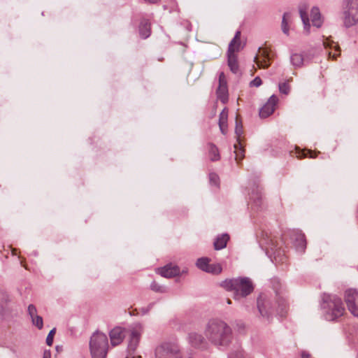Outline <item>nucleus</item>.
<instances>
[{
  "label": "nucleus",
  "instance_id": "nucleus-39",
  "mask_svg": "<svg viewBox=\"0 0 358 358\" xmlns=\"http://www.w3.org/2000/svg\"><path fill=\"white\" fill-rule=\"evenodd\" d=\"M209 180L211 185L219 187L220 178L215 173H210L209 174Z\"/></svg>",
  "mask_w": 358,
  "mask_h": 358
},
{
  "label": "nucleus",
  "instance_id": "nucleus-48",
  "mask_svg": "<svg viewBox=\"0 0 358 358\" xmlns=\"http://www.w3.org/2000/svg\"><path fill=\"white\" fill-rule=\"evenodd\" d=\"M152 305H153V303H150V305L148 306V309L151 308Z\"/></svg>",
  "mask_w": 358,
  "mask_h": 358
},
{
  "label": "nucleus",
  "instance_id": "nucleus-24",
  "mask_svg": "<svg viewBox=\"0 0 358 358\" xmlns=\"http://www.w3.org/2000/svg\"><path fill=\"white\" fill-rule=\"evenodd\" d=\"M229 240V236L227 234H224L217 236L213 243L214 249L219 250L224 248L227 246Z\"/></svg>",
  "mask_w": 358,
  "mask_h": 358
},
{
  "label": "nucleus",
  "instance_id": "nucleus-42",
  "mask_svg": "<svg viewBox=\"0 0 358 358\" xmlns=\"http://www.w3.org/2000/svg\"><path fill=\"white\" fill-rule=\"evenodd\" d=\"M219 85H227L224 73L221 72L219 76Z\"/></svg>",
  "mask_w": 358,
  "mask_h": 358
},
{
  "label": "nucleus",
  "instance_id": "nucleus-36",
  "mask_svg": "<svg viewBox=\"0 0 358 358\" xmlns=\"http://www.w3.org/2000/svg\"><path fill=\"white\" fill-rule=\"evenodd\" d=\"M227 118L228 109L227 108H224L220 114L218 124H226L227 123Z\"/></svg>",
  "mask_w": 358,
  "mask_h": 358
},
{
  "label": "nucleus",
  "instance_id": "nucleus-45",
  "mask_svg": "<svg viewBox=\"0 0 358 358\" xmlns=\"http://www.w3.org/2000/svg\"><path fill=\"white\" fill-rule=\"evenodd\" d=\"M144 1L149 3H157L160 0H144Z\"/></svg>",
  "mask_w": 358,
  "mask_h": 358
},
{
  "label": "nucleus",
  "instance_id": "nucleus-23",
  "mask_svg": "<svg viewBox=\"0 0 358 358\" xmlns=\"http://www.w3.org/2000/svg\"><path fill=\"white\" fill-rule=\"evenodd\" d=\"M216 94L217 99H220L222 103H227L229 100L227 85H219L216 90Z\"/></svg>",
  "mask_w": 358,
  "mask_h": 358
},
{
  "label": "nucleus",
  "instance_id": "nucleus-28",
  "mask_svg": "<svg viewBox=\"0 0 358 358\" xmlns=\"http://www.w3.org/2000/svg\"><path fill=\"white\" fill-rule=\"evenodd\" d=\"M291 19V13L289 12H285L283 14L282 22H281V29L282 32L286 34L287 36H289V22Z\"/></svg>",
  "mask_w": 358,
  "mask_h": 358
},
{
  "label": "nucleus",
  "instance_id": "nucleus-5",
  "mask_svg": "<svg viewBox=\"0 0 358 358\" xmlns=\"http://www.w3.org/2000/svg\"><path fill=\"white\" fill-rule=\"evenodd\" d=\"M342 20L345 27L358 22V0H348L343 11Z\"/></svg>",
  "mask_w": 358,
  "mask_h": 358
},
{
  "label": "nucleus",
  "instance_id": "nucleus-18",
  "mask_svg": "<svg viewBox=\"0 0 358 358\" xmlns=\"http://www.w3.org/2000/svg\"><path fill=\"white\" fill-rule=\"evenodd\" d=\"M138 31H139L140 36L143 39H145L150 36L151 24L148 20L143 18L141 20V22H140V24L138 27Z\"/></svg>",
  "mask_w": 358,
  "mask_h": 358
},
{
  "label": "nucleus",
  "instance_id": "nucleus-8",
  "mask_svg": "<svg viewBox=\"0 0 358 358\" xmlns=\"http://www.w3.org/2000/svg\"><path fill=\"white\" fill-rule=\"evenodd\" d=\"M345 301L351 313L358 317V290L347 289L345 292Z\"/></svg>",
  "mask_w": 358,
  "mask_h": 358
},
{
  "label": "nucleus",
  "instance_id": "nucleus-41",
  "mask_svg": "<svg viewBox=\"0 0 358 358\" xmlns=\"http://www.w3.org/2000/svg\"><path fill=\"white\" fill-rule=\"evenodd\" d=\"M262 84V79L260 78V77L257 76L250 83V86L257 87H259Z\"/></svg>",
  "mask_w": 358,
  "mask_h": 358
},
{
  "label": "nucleus",
  "instance_id": "nucleus-43",
  "mask_svg": "<svg viewBox=\"0 0 358 358\" xmlns=\"http://www.w3.org/2000/svg\"><path fill=\"white\" fill-rule=\"evenodd\" d=\"M221 132L225 135L227 134V123L226 124H219Z\"/></svg>",
  "mask_w": 358,
  "mask_h": 358
},
{
  "label": "nucleus",
  "instance_id": "nucleus-1",
  "mask_svg": "<svg viewBox=\"0 0 358 358\" xmlns=\"http://www.w3.org/2000/svg\"><path fill=\"white\" fill-rule=\"evenodd\" d=\"M204 334L206 339L216 347H228L234 338L231 327L225 322L217 319L208 321Z\"/></svg>",
  "mask_w": 358,
  "mask_h": 358
},
{
  "label": "nucleus",
  "instance_id": "nucleus-11",
  "mask_svg": "<svg viewBox=\"0 0 358 358\" xmlns=\"http://www.w3.org/2000/svg\"><path fill=\"white\" fill-rule=\"evenodd\" d=\"M295 248L296 252L302 254L306 248V241L305 236L299 230L292 231V245Z\"/></svg>",
  "mask_w": 358,
  "mask_h": 358
},
{
  "label": "nucleus",
  "instance_id": "nucleus-47",
  "mask_svg": "<svg viewBox=\"0 0 358 358\" xmlns=\"http://www.w3.org/2000/svg\"><path fill=\"white\" fill-rule=\"evenodd\" d=\"M227 303L228 304H231V301L229 299H227Z\"/></svg>",
  "mask_w": 358,
  "mask_h": 358
},
{
  "label": "nucleus",
  "instance_id": "nucleus-19",
  "mask_svg": "<svg viewBox=\"0 0 358 358\" xmlns=\"http://www.w3.org/2000/svg\"><path fill=\"white\" fill-rule=\"evenodd\" d=\"M140 341V334L137 331H132L130 334L129 341L128 344V351L130 354L135 352L138 345Z\"/></svg>",
  "mask_w": 358,
  "mask_h": 358
},
{
  "label": "nucleus",
  "instance_id": "nucleus-17",
  "mask_svg": "<svg viewBox=\"0 0 358 358\" xmlns=\"http://www.w3.org/2000/svg\"><path fill=\"white\" fill-rule=\"evenodd\" d=\"M111 345L116 346L120 344L124 338V329L120 327L113 328L109 333Z\"/></svg>",
  "mask_w": 358,
  "mask_h": 358
},
{
  "label": "nucleus",
  "instance_id": "nucleus-50",
  "mask_svg": "<svg viewBox=\"0 0 358 358\" xmlns=\"http://www.w3.org/2000/svg\"><path fill=\"white\" fill-rule=\"evenodd\" d=\"M159 61H162V60H163V59H162V57H159Z\"/></svg>",
  "mask_w": 358,
  "mask_h": 358
},
{
  "label": "nucleus",
  "instance_id": "nucleus-7",
  "mask_svg": "<svg viewBox=\"0 0 358 358\" xmlns=\"http://www.w3.org/2000/svg\"><path fill=\"white\" fill-rule=\"evenodd\" d=\"M273 288L275 292L276 303L278 305L277 313L282 317H286L288 313L289 306L284 299V290L278 282H277L276 285H273Z\"/></svg>",
  "mask_w": 358,
  "mask_h": 358
},
{
  "label": "nucleus",
  "instance_id": "nucleus-15",
  "mask_svg": "<svg viewBox=\"0 0 358 358\" xmlns=\"http://www.w3.org/2000/svg\"><path fill=\"white\" fill-rule=\"evenodd\" d=\"M159 273L165 278H173L177 276L180 273V268L176 265L171 264H167L164 267L158 268Z\"/></svg>",
  "mask_w": 358,
  "mask_h": 358
},
{
  "label": "nucleus",
  "instance_id": "nucleus-20",
  "mask_svg": "<svg viewBox=\"0 0 358 358\" xmlns=\"http://www.w3.org/2000/svg\"><path fill=\"white\" fill-rule=\"evenodd\" d=\"M234 52L227 51V64L231 71L234 73H237L239 70V66L237 55Z\"/></svg>",
  "mask_w": 358,
  "mask_h": 358
},
{
  "label": "nucleus",
  "instance_id": "nucleus-37",
  "mask_svg": "<svg viewBox=\"0 0 358 358\" xmlns=\"http://www.w3.org/2000/svg\"><path fill=\"white\" fill-rule=\"evenodd\" d=\"M228 358H245L243 350L238 347L231 351Z\"/></svg>",
  "mask_w": 358,
  "mask_h": 358
},
{
  "label": "nucleus",
  "instance_id": "nucleus-16",
  "mask_svg": "<svg viewBox=\"0 0 358 358\" xmlns=\"http://www.w3.org/2000/svg\"><path fill=\"white\" fill-rule=\"evenodd\" d=\"M27 312L31 317L32 324L36 326L38 329H42L43 327V317L37 315L36 306L33 304L29 305Z\"/></svg>",
  "mask_w": 358,
  "mask_h": 358
},
{
  "label": "nucleus",
  "instance_id": "nucleus-46",
  "mask_svg": "<svg viewBox=\"0 0 358 358\" xmlns=\"http://www.w3.org/2000/svg\"><path fill=\"white\" fill-rule=\"evenodd\" d=\"M244 329V325H243V324H241L240 325V327H239V329H238L240 330V329Z\"/></svg>",
  "mask_w": 358,
  "mask_h": 358
},
{
  "label": "nucleus",
  "instance_id": "nucleus-33",
  "mask_svg": "<svg viewBox=\"0 0 358 358\" xmlns=\"http://www.w3.org/2000/svg\"><path fill=\"white\" fill-rule=\"evenodd\" d=\"M210 259L208 257H201L196 261V266L201 270L206 271Z\"/></svg>",
  "mask_w": 358,
  "mask_h": 358
},
{
  "label": "nucleus",
  "instance_id": "nucleus-2",
  "mask_svg": "<svg viewBox=\"0 0 358 358\" xmlns=\"http://www.w3.org/2000/svg\"><path fill=\"white\" fill-rule=\"evenodd\" d=\"M220 286L227 291L233 292V298L236 301L247 297L255 289L252 280L248 277L226 279L220 283Z\"/></svg>",
  "mask_w": 358,
  "mask_h": 358
},
{
  "label": "nucleus",
  "instance_id": "nucleus-22",
  "mask_svg": "<svg viewBox=\"0 0 358 358\" xmlns=\"http://www.w3.org/2000/svg\"><path fill=\"white\" fill-rule=\"evenodd\" d=\"M250 199L253 203L254 206L259 210L263 205V199L262 191L258 188L253 189L250 194Z\"/></svg>",
  "mask_w": 358,
  "mask_h": 358
},
{
  "label": "nucleus",
  "instance_id": "nucleus-31",
  "mask_svg": "<svg viewBox=\"0 0 358 358\" xmlns=\"http://www.w3.org/2000/svg\"><path fill=\"white\" fill-rule=\"evenodd\" d=\"M243 133V124L241 120L238 118V115L236 117V127H235V134L236 136V141L238 142L239 145H241V136Z\"/></svg>",
  "mask_w": 358,
  "mask_h": 358
},
{
  "label": "nucleus",
  "instance_id": "nucleus-10",
  "mask_svg": "<svg viewBox=\"0 0 358 358\" xmlns=\"http://www.w3.org/2000/svg\"><path fill=\"white\" fill-rule=\"evenodd\" d=\"M278 102V99L275 94L271 96L267 102L260 108L259 117L261 118H266L272 115L275 111Z\"/></svg>",
  "mask_w": 358,
  "mask_h": 358
},
{
  "label": "nucleus",
  "instance_id": "nucleus-29",
  "mask_svg": "<svg viewBox=\"0 0 358 358\" xmlns=\"http://www.w3.org/2000/svg\"><path fill=\"white\" fill-rule=\"evenodd\" d=\"M235 149V159L237 162L238 164L240 163V162L244 158L245 156V150L243 148L242 143L241 142V145H239L238 142L234 144V145Z\"/></svg>",
  "mask_w": 358,
  "mask_h": 358
},
{
  "label": "nucleus",
  "instance_id": "nucleus-25",
  "mask_svg": "<svg viewBox=\"0 0 358 358\" xmlns=\"http://www.w3.org/2000/svg\"><path fill=\"white\" fill-rule=\"evenodd\" d=\"M241 31H237L235 34L234 37L231 41V42L229 44L228 50L227 51L230 52H236L239 51L240 46H241V42H240V37H241Z\"/></svg>",
  "mask_w": 358,
  "mask_h": 358
},
{
  "label": "nucleus",
  "instance_id": "nucleus-38",
  "mask_svg": "<svg viewBox=\"0 0 358 358\" xmlns=\"http://www.w3.org/2000/svg\"><path fill=\"white\" fill-rule=\"evenodd\" d=\"M150 289L158 293H164L166 292V289L164 287L160 285L159 283H157L156 281H153L150 285Z\"/></svg>",
  "mask_w": 358,
  "mask_h": 358
},
{
  "label": "nucleus",
  "instance_id": "nucleus-44",
  "mask_svg": "<svg viewBox=\"0 0 358 358\" xmlns=\"http://www.w3.org/2000/svg\"><path fill=\"white\" fill-rule=\"evenodd\" d=\"M43 358H51V352L49 350H46L43 352Z\"/></svg>",
  "mask_w": 358,
  "mask_h": 358
},
{
  "label": "nucleus",
  "instance_id": "nucleus-6",
  "mask_svg": "<svg viewBox=\"0 0 358 358\" xmlns=\"http://www.w3.org/2000/svg\"><path fill=\"white\" fill-rule=\"evenodd\" d=\"M155 358H182V356L177 344L164 343L156 348Z\"/></svg>",
  "mask_w": 358,
  "mask_h": 358
},
{
  "label": "nucleus",
  "instance_id": "nucleus-14",
  "mask_svg": "<svg viewBox=\"0 0 358 358\" xmlns=\"http://www.w3.org/2000/svg\"><path fill=\"white\" fill-rule=\"evenodd\" d=\"M308 6L306 3H303L299 7V12L303 24V31L306 34L310 33V24L308 15Z\"/></svg>",
  "mask_w": 358,
  "mask_h": 358
},
{
  "label": "nucleus",
  "instance_id": "nucleus-49",
  "mask_svg": "<svg viewBox=\"0 0 358 358\" xmlns=\"http://www.w3.org/2000/svg\"><path fill=\"white\" fill-rule=\"evenodd\" d=\"M296 155H297V157H301V156L299 155V153L296 151Z\"/></svg>",
  "mask_w": 358,
  "mask_h": 358
},
{
  "label": "nucleus",
  "instance_id": "nucleus-13",
  "mask_svg": "<svg viewBox=\"0 0 358 358\" xmlns=\"http://www.w3.org/2000/svg\"><path fill=\"white\" fill-rule=\"evenodd\" d=\"M259 52L260 54L259 57L256 56L255 57V62L257 64L259 69H267L270 66L271 57L269 52L264 48H259Z\"/></svg>",
  "mask_w": 358,
  "mask_h": 358
},
{
  "label": "nucleus",
  "instance_id": "nucleus-12",
  "mask_svg": "<svg viewBox=\"0 0 358 358\" xmlns=\"http://www.w3.org/2000/svg\"><path fill=\"white\" fill-rule=\"evenodd\" d=\"M259 243L260 245L262 248H265L266 250H274L278 245L276 241L274 240L271 234L266 231H262L261 232Z\"/></svg>",
  "mask_w": 358,
  "mask_h": 358
},
{
  "label": "nucleus",
  "instance_id": "nucleus-27",
  "mask_svg": "<svg viewBox=\"0 0 358 358\" xmlns=\"http://www.w3.org/2000/svg\"><path fill=\"white\" fill-rule=\"evenodd\" d=\"M208 148L210 159L212 162L220 160V155L217 147L214 143H209L208 144Z\"/></svg>",
  "mask_w": 358,
  "mask_h": 358
},
{
  "label": "nucleus",
  "instance_id": "nucleus-4",
  "mask_svg": "<svg viewBox=\"0 0 358 358\" xmlns=\"http://www.w3.org/2000/svg\"><path fill=\"white\" fill-rule=\"evenodd\" d=\"M90 350L92 358H106L108 350L107 336L99 331L94 332L90 338Z\"/></svg>",
  "mask_w": 358,
  "mask_h": 358
},
{
  "label": "nucleus",
  "instance_id": "nucleus-34",
  "mask_svg": "<svg viewBox=\"0 0 358 358\" xmlns=\"http://www.w3.org/2000/svg\"><path fill=\"white\" fill-rule=\"evenodd\" d=\"M303 64V57L301 54L292 55V66L301 67Z\"/></svg>",
  "mask_w": 358,
  "mask_h": 358
},
{
  "label": "nucleus",
  "instance_id": "nucleus-26",
  "mask_svg": "<svg viewBox=\"0 0 358 358\" xmlns=\"http://www.w3.org/2000/svg\"><path fill=\"white\" fill-rule=\"evenodd\" d=\"M189 339L192 345L198 348L201 347L206 342L204 337L197 333L189 334Z\"/></svg>",
  "mask_w": 358,
  "mask_h": 358
},
{
  "label": "nucleus",
  "instance_id": "nucleus-30",
  "mask_svg": "<svg viewBox=\"0 0 358 358\" xmlns=\"http://www.w3.org/2000/svg\"><path fill=\"white\" fill-rule=\"evenodd\" d=\"M329 46V50L327 53L329 55V58H332L333 59H336L337 57L340 55V48L337 44L332 42L331 43L328 45Z\"/></svg>",
  "mask_w": 358,
  "mask_h": 358
},
{
  "label": "nucleus",
  "instance_id": "nucleus-32",
  "mask_svg": "<svg viewBox=\"0 0 358 358\" xmlns=\"http://www.w3.org/2000/svg\"><path fill=\"white\" fill-rule=\"evenodd\" d=\"M222 271V268L220 264H209L205 272L216 275L220 273Z\"/></svg>",
  "mask_w": 358,
  "mask_h": 358
},
{
  "label": "nucleus",
  "instance_id": "nucleus-21",
  "mask_svg": "<svg viewBox=\"0 0 358 358\" xmlns=\"http://www.w3.org/2000/svg\"><path fill=\"white\" fill-rule=\"evenodd\" d=\"M310 18L312 24L316 28H320L323 24V20L322 18L320 9L317 7H313L310 12Z\"/></svg>",
  "mask_w": 358,
  "mask_h": 358
},
{
  "label": "nucleus",
  "instance_id": "nucleus-40",
  "mask_svg": "<svg viewBox=\"0 0 358 358\" xmlns=\"http://www.w3.org/2000/svg\"><path fill=\"white\" fill-rule=\"evenodd\" d=\"M56 333V329L55 328H53L52 329H51L49 332V334H48V336L46 338V344L49 346H51L53 343V339H54V336Z\"/></svg>",
  "mask_w": 358,
  "mask_h": 358
},
{
  "label": "nucleus",
  "instance_id": "nucleus-9",
  "mask_svg": "<svg viewBox=\"0 0 358 358\" xmlns=\"http://www.w3.org/2000/svg\"><path fill=\"white\" fill-rule=\"evenodd\" d=\"M257 306L260 315L263 317H268L273 310L270 299L264 294H260L258 296Z\"/></svg>",
  "mask_w": 358,
  "mask_h": 358
},
{
  "label": "nucleus",
  "instance_id": "nucleus-3",
  "mask_svg": "<svg viewBox=\"0 0 358 358\" xmlns=\"http://www.w3.org/2000/svg\"><path fill=\"white\" fill-rule=\"evenodd\" d=\"M320 306L323 316L328 321L337 320L345 311L341 299L334 294H323Z\"/></svg>",
  "mask_w": 358,
  "mask_h": 358
},
{
  "label": "nucleus",
  "instance_id": "nucleus-35",
  "mask_svg": "<svg viewBox=\"0 0 358 358\" xmlns=\"http://www.w3.org/2000/svg\"><path fill=\"white\" fill-rule=\"evenodd\" d=\"M279 91L281 94L287 95L289 92V80L278 84Z\"/></svg>",
  "mask_w": 358,
  "mask_h": 358
},
{
  "label": "nucleus",
  "instance_id": "nucleus-51",
  "mask_svg": "<svg viewBox=\"0 0 358 358\" xmlns=\"http://www.w3.org/2000/svg\"><path fill=\"white\" fill-rule=\"evenodd\" d=\"M132 358H134V357H132Z\"/></svg>",
  "mask_w": 358,
  "mask_h": 358
}]
</instances>
